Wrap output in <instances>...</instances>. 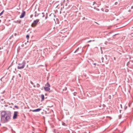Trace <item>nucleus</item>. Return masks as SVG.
<instances>
[{
    "instance_id": "obj_45",
    "label": "nucleus",
    "mask_w": 133,
    "mask_h": 133,
    "mask_svg": "<svg viewBox=\"0 0 133 133\" xmlns=\"http://www.w3.org/2000/svg\"><path fill=\"white\" fill-rule=\"evenodd\" d=\"M61 11H60V13L61 14Z\"/></svg>"
},
{
    "instance_id": "obj_25",
    "label": "nucleus",
    "mask_w": 133,
    "mask_h": 133,
    "mask_svg": "<svg viewBox=\"0 0 133 133\" xmlns=\"http://www.w3.org/2000/svg\"><path fill=\"white\" fill-rule=\"evenodd\" d=\"M128 106H129V107H130L131 105H130V103H128Z\"/></svg>"
},
{
    "instance_id": "obj_28",
    "label": "nucleus",
    "mask_w": 133,
    "mask_h": 133,
    "mask_svg": "<svg viewBox=\"0 0 133 133\" xmlns=\"http://www.w3.org/2000/svg\"><path fill=\"white\" fill-rule=\"evenodd\" d=\"M118 2H116L115 3V5H117V4H118Z\"/></svg>"
},
{
    "instance_id": "obj_9",
    "label": "nucleus",
    "mask_w": 133,
    "mask_h": 133,
    "mask_svg": "<svg viewBox=\"0 0 133 133\" xmlns=\"http://www.w3.org/2000/svg\"><path fill=\"white\" fill-rule=\"evenodd\" d=\"M67 89V88L66 87H65L64 89L62 88H60L59 89V92H60V91H61L62 90L63 91L64 90H66Z\"/></svg>"
},
{
    "instance_id": "obj_35",
    "label": "nucleus",
    "mask_w": 133,
    "mask_h": 133,
    "mask_svg": "<svg viewBox=\"0 0 133 133\" xmlns=\"http://www.w3.org/2000/svg\"><path fill=\"white\" fill-rule=\"evenodd\" d=\"M131 9L133 8V6H131Z\"/></svg>"
},
{
    "instance_id": "obj_15",
    "label": "nucleus",
    "mask_w": 133,
    "mask_h": 133,
    "mask_svg": "<svg viewBox=\"0 0 133 133\" xmlns=\"http://www.w3.org/2000/svg\"><path fill=\"white\" fill-rule=\"evenodd\" d=\"M77 94V93L76 92H74V93H73V95L74 96H76V95Z\"/></svg>"
},
{
    "instance_id": "obj_8",
    "label": "nucleus",
    "mask_w": 133,
    "mask_h": 133,
    "mask_svg": "<svg viewBox=\"0 0 133 133\" xmlns=\"http://www.w3.org/2000/svg\"><path fill=\"white\" fill-rule=\"evenodd\" d=\"M65 2V0H59V2H60L61 6L63 5V3Z\"/></svg>"
},
{
    "instance_id": "obj_18",
    "label": "nucleus",
    "mask_w": 133,
    "mask_h": 133,
    "mask_svg": "<svg viewBox=\"0 0 133 133\" xmlns=\"http://www.w3.org/2000/svg\"><path fill=\"white\" fill-rule=\"evenodd\" d=\"M109 11V10L108 9H106L105 10V12H108Z\"/></svg>"
},
{
    "instance_id": "obj_48",
    "label": "nucleus",
    "mask_w": 133,
    "mask_h": 133,
    "mask_svg": "<svg viewBox=\"0 0 133 133\" xmlns=\"http://www.w3.org/2000/svg\"><path fill=\"white\" fill-rule=\"evenodd\" d=\"M88 46H89V44H88Z\"/></svg>"
},
{
    "instance_id": "obj_32",
    "label": "nucleus",
    "mask_w": 133,
    "mask_h": 133,
    "mask_svg": "<svg viewBox=\"0 0 133 133\" xmlns=\"http://www.w3.org/2000/svg\"><path fill=\"white\" fill-rule=\"evenodd\" d=\"M114 59L115 61H116V58L115 57H114Z\"/></svg>"
},
{
    "instance_id": "obj_33",
    "label": "nucleus",
    "mask_w": 133,
    "mask_h": 133,
    "mask_svg": "<svg viewBox=\"0 0 133 133\" xmlns=\"http://www.w3.org/2000/svg\"><path fill=\"white\" fill-rule=\"evenodd\" d=\"M15 107L16 108H17V109L18 108V107L17 106H15Z\"/></svg>"
},
{
    "instance_id": "obj_14",
    "label": "nucleus",
    "mask_w": 133,
    "mask_h": 133,
    "mask_svg": "<svg viewBox=\"0 0 133 133\" xmlns=\"http://www.w3.org/2000/svg\"><path fill=\"white\" fill-rule=\"evenodd\" d=\"M95 41V40H90L89 41H88L87 42V43H88L92 41Z\"/></svg>"
},
{
    "instance_id": "obj_21",
    "label": "nucleus",
    "mask_w": 133,
    "mask_h": 133,
    "mask_svg": "<svg viewBox=\"0 0 133 133\" xmlns=\"http://www.w3.org/2000/svg\"><path fill=\"white\" fill-rule=\"evenodd\" d=\"M62 125H64V126H65V123H64L63 122H62Z\"/></svg>"
},
{
    "instance_id": "obj_31",
    "label": "nucleus",
    "mask_w": 133,
    "mask_h": 133,
    "mask_svg": "<svg viewBox=\"0 0 133 133\" xmlns=\"http://www.w3.org/2000/svg\"><path fill=\"white\" fill-rule=\"evenodd\" d=\"M101 53H102V54L103 51H102V47H101Z\"/></svg>"
},
{
    "instance_id": "obj_11",
    "label": "nucleus",
    "mask_w": 133,
    "mask_h": 133,
    "mask_svg": "<svg viewBox=\"0 0 133 133\" xmlns=\"http://www.w3.org/2000/svg\"><path fill=\"white\" fill-rule=\"evenodd\" d=\"M41 98L42 99V100L43 101L44 100V95H42L41 96Z\"/></svg>"
},
{
    "instance_id": "obj_6",
    "label": "nucleus",
    "mask_w": 133,
    "mask_h": 133,
    "mask_svg": "<svg viewBox=\"0 0 133 133\" xmlns=\"http://www.w3.org/2000/svg\"><path fill=\"white\" fill-rule=\"evenodd\" d=\"M25 11H23L21 15L20 16V18H23L25 16Z\"/></svg>"
},
{
    "instance_id": "obj_5",
    "label": "nucleus",
    "mask_w": 133,
    "mask_h": 133,
    "mask_svg": "<svg viewBox=\"0 0 133 133\" xmlns=\"http://www.w3.org/2000/svg\"><path fill=\"white\" fill-rule=\"evenodd\" d=\"M18 114V112L17 111H14V116L13 117V119H15L17 118Z\"/></svg>"
},
{
    "instance_id": "obj_13",
    "label": "nucleus",
    "mask_w": 133,
    "mask_h": 133,
    "mask_svg": "<svg viewBox=\"0 0 133 133\" xmlns=\"http://www.w3.org/2000/svg\"><path fill=\"white\" fill-rule=\"evenodd\" d=\"M127 108V106H126V105H125L124 107V109L125 110H126Z\"/></svg>"
},
{
    "instance_id": "obj_40",
    "label": "nucleus",
    "mask_w": 133,
    "mask_h": 133,
    "mask_svg": "<svg viewBox=\"0 0 133 133\" xmlns=\"http://www.w3.org/2000/svg\"><path fill=\"white\" fill-rule=\"evenodd\" d=\"M57 24H58V21H57Z\"/></svg>"
},
{
    "instance_id": "obj_38",
    "label": "nucleus",
    "mask_w": 133,
    "mask_h": 133,
    "mask_svg": "<svg viewBox=\"0 0 133 133\" xmlns=\"http://www.w3.org/2000/svg\"><path fill=\"white\" fill-rule=\"evenodd\" d=\"M94 65H96V63H94Z\"/></svg>"
},
{
    "instance_id": "obj_12",
    "label": "nucleus",
    "mask_w": 133,
    "mask_h": 133,
    "mask_svg": "<svg viewBox=\"0 0 133 133\" xmlns=\"http://www.w3.org/2000/svg\"><path fill=\"white\" fill-rule=\"evenodd\" d=\"M113 32V31H110V32L108 33V34H107V35L108 36H109V34H112Z\"/></svg>"
},
{
    "instance_id": "obj_2",
    "label": "nucleus",
    "mask_w": 133,
    "mask_h": 133,
    "mask_svg": "<svg viewBox=\"0 0 133 133\" xmlns=\"http://www.w3.org/2000/svg\"><path fill=\"white\" fill-rule=\"evenodd\" d=\"M39 21V19H37L35 20L34 21L33 23L31 24V26L33 27H35L37 25Z\"/></svg>"
},
{
    "instance_id": "obj_24",
    "label": "nucleus",
    "mask_w": 133,
    "mask_h": 133,
    "mask_svg": "<svg viewBox=\"0 0 133 133\" xmlns=\"http://www.w3.org/2000/svg\"><path fill=\"white\" fill-rule=\"evenodd\" d=\"M129 63H130V62H128L127 63V65H129Z\"/></svg>"
},
{
    "instance_id": "obj_10",
    "label": "nucleus",
    "mask_w": 133,
    "mask_h": 133,
    "mask_svg": "<svg viewBox=\"0 0 133 133\" xmlns=\"http://www.w3.org/2000/svg\"><path fill=\"white\" fill-rule=\"evenodd\" d=\"M81 47H78V48H77V49H76V50L75 51V52H74V53H75V52H77L79 50V49L80 48V49H81Z\"/></svg>"
},
{
    "instance_id": "obj_3",
    "label": "nucleus",
    "mask_w": 133,
    "mask_h": 133,
    "mask_svg": "<svg viewBox=\"0 0 133 133\" xmlns=\"http://www.w3.org/2000/svg\"><path fill=\"white\" fill-rule=\"evenodd\" d=\"M50 87V85L47 83L45 85V87H44V89L46 91H49L50 90L49 88Z\"/></svg>"
},
{
    "instance_id": "obj_49",
    "label": "nucleus",
    "mask_w": 133,
    "mask_h": 133,
    "mask_svg": "<svg viewBox=\"0 0 133 133\" xmlns=\"http://www.w3.org/2000/svg\"><path fill=\"white\" fill-rule=\"evenodd\" d=\"M129 87H130V88H131V87L130 86V85H129Z\"/></svg>"
},
{
    "instance_id": "obj_17",
    "label": "nucleus",
    "mask_w": 133,
    "mask_h": 133,
    "mask_svg": "<svg viewBox=\"0 0 133 133\" xmlns=\"http://www.w3.org/2000/svg\"><path fill=\"white\" fill-rule=\"evenodd\" d=\"M4 10H3L1 13H0V16L3 14V12H4Z\"/></svg>"
},
{
    "instance_id": "obj_51",
    "label": "nucleus",
    "mask_w": 133,
    "mask_h": 133,
    "mask_svg": "<svg viewBox=\"0 0 133 133\" xmlns=\"http://www.w3.org/2000/svg\"><path fill=\"white\" fill-rule=\"evenodd\" d=\"M1 125V124L0 123V126Z\"/></svg>"
},
{
    "instance_id": "obj_50",
    "label": "nucleus",
    "mask_w": 133,
    "mask_h": 133,
    "mask_svg": "<svg viewBox=\"0 0 133 133\" xmlns=\"http://www.w3.org/2000/svg\"><path fill=\"white\" fill-rule=\"evenodd\" d=\"M58 22H59V21H58Z\"/></svg>"
},
{
    "instance_id": "obj_47",
    "label": "nucleus",
    "mask_w": 133,
    "mask_h": 133,
    "mask_svg": "<svg viewBox=\"0 0 133 133\" xmlns=\"http://www.w3.org/2000/svg\"><path fill=\"white\" fill-rule=\"evenodd\" d=\"M129 92H130V90H129Z\"/></svg>"
},
{
    "instance_id": "obj_27",
    "label": "nucleus",
    "mask_w": 133,
    "mask_h": 133,
    "mask_svg": "<svg viewBox=\"0 0 133 133\" xmlns=\"http://www.w3.org/2000/svg\"><path fill=\"white\" fill-rule=\"evenodd\" d=\"M103 107H106V105L105 104H103Z\"/></svg>"
},
{
    "instance_id": "obj_1",
    "label": "nucleus",
    "mask_w": 133,
    "mask_h": 133,
    "mask_svg": "<svg viewBox=\"0 0 133 133\" xmlns=\"http://www.w3.org/2000/svg\"><path fill=\"white\" fill-rule=\"evenodd\" d=\"M1 121L3 123H6L9 121L10 119L11 114L8 113L5 111H2L1 114Z\"/></svg>"
},
{
    "instance_id": "obj_7",
    "label": "nucleus",
    "mask_w": 133,
    "mask_h": 133,
    "mask_svg": "<svg viewBox=\"0 0 133 133\" xmlns=\"http://www.w3.org/2000/svg\"><path fill=\"white\" fill-rule=\"evenodd\" d=\"M41 110V109L38 108L34 110H30V111H32L33 112H37L40 111Z\"/></svg>"
},
{
    "instance_id": "obj_43",
    "label": "nucleus",
    "mask_w": 133,
    "mask_h": 133,
    "mask_svg": "<svg viewBox=\"0 0 133 133\" xmlns=\"http://www.w3.org/2000/svg\"><path fill=\"white\" fill-rule=\"evenodd\" d=\"M110 39V38H109V39H108V41H109V39Z\"/></svg>"
},
{
    "instance_id": "obj_19",
    "label": "nucleus",
    "mask_w": 133,
    "mask_h": 133,
    "mask_svg": "<svg viewBox=\"0 0 133 133\" xmlns=\"http://www.w3.org/2000/svg\"><path fill=\"white\" fill-rule=\"evenodd\" d=\"M85 19V18L84 17H82V19L83 20H84ZM85 19H87V18H85Z\"/></svg>"
},
{
    "instance_id": "obj_36",
    "label": "nucleus",
    "mask_w": 133,
    "mask_h": 133,
    "mask_svg": "<svg viewBox=\"0 0 133 133\" xmlns=\"http://www.w3.org/2000/svg\"><path fill=\"white\" fill-rule=\"evenodd\" d=\"M108 7H109L108 6H106V8H108Z\"/></svg>"
},
{
    "instance_id": "obj_39",
    "label": "nucleus",
    "mask_w": 133,
    "mask_h": 133,
    "mask_svg": "<svg viewBox=\"0 0 133 133\" xmlns=\"http://www.w3.org/2000/svg\"><path fill=\"white\" fill-rule=\"evenodd\" d=\"M101 10H102V11H103V9H101Z\"/></svg>"
},
{
    "instance_id": "obj_30",
    "label": "nucleus",
    "mask_w": 133,
    "mask_h": 133,
    "mask_svg": "<svg viewBox=\"0 0 133 133\" xmlns=\"http://www.w3.org/2000/svg\"><path fill=\"white\" fill-rule=\"evenodd\" d=\"M18 75L19 76V77H21V74H18Z\"/></svg>"
},
{
    "instance_id": "obj_37",
    "label": "nucleus",
    "mask_w": 133,
    "mask_h": 133,
    "mask_svg": "<svg viewBox=\"0 0 133 133\" xmlns=\"http://www.w3.org/2000/svg\"><path fill=\"white\" fill-rule=\"evenodd\" d=\"M60 33H61V34H62V32H59V34H60Z\"/></svg>"
},
{
    "instance_id": "obj_4",
    "label": "nucleus",
    "mask_w": 133,
    "mask_h": 133,
    "mask_svg": "<svg viewBox=\"0 0 133 133\" xmlns=\"http://www.w3.org/2000/svg\"><path fill=\"white\" fill-rule=\"evenodd\" d=\"M24 63L23 62L21 64L19 63L18 64L19 66H18V68L19 69L23 68L24 66Z\"/></svg>"
},
{
    "instance_id": "obj_20",
    "label": "nucleus",
    "mask_w": 133,
    "mask_h": 133,
    "mask_svg": "<svg viewBox=\"0 0 133 133\" xmlns=\"http://www.w3.org/2000/svg\"><path fill=\"white\" fill-rule=\"evenodd\" d=\"M104 59V58L103 57H102L101 58V60H102V62H103V61Z\"/></svg>"
},
{
    "instance_id": "obj_34",
    "label": "nucleus",
    "mask_w": 133,
    "mask_h": 133,
    "mask_svg": "<svg viewBox=\"0 0 133 133\" xmlns=\"http://www.w3.org/2000/svg\"><path fill=\"white\" fill-rule=\"evenodd\" d=\"M120 106H121V108H122V104H121L120 105Z\"/></svg>"
},
{
    "instance_id": "obj_41",
    "label": "nucleus",
    "mask_w": 133,
    "mask_h": 133,
    "mask_svg": "<svg viewBox=\"0 0 133 133\" xmlns=\"http://www.w3.org/2000/svg\"><path fill=\"white\" fill-rule=\"evenodd\" d=\"M31 83L32 84H33V83H32V82H31Z\"/></svg>"
},
{
    "instance_id": "obj_26",
    "label": "nucleus",
    "mask_w": 133,
    "mask_h": 133,
    "mask_svg": "<svg viewBox=\"0 0 133 133\" xmlns=\"http://www.w3.org/2000/svg\"><path fill=\"white\" fill-rule=\"evenodd\" d=\"M26 38H29V36L28 35H27L26 36Z\"/></svg>"
},
{
    "instance_id": "obj_44",
    "label": "nucleus",
    "mask_w": 133,
    "mask_h": 133,
    "mask_svg": "<svg viewBox=\"0 0 133 133\" xmlns=\"http://www.w3.org/2000/svg\"><path fill=\"white\" fill-rule=\"evenodd\" d=\"M119 111H120V112L121 113V110H120Z\"/></svg>"
},
{
    "instance_id": "obj_42",
    "label": "nucleus",
    "mask_w": 133,
    "mask_h": 133,
    "mask_svg": "<svg viewBox=\"0 0 133 133\" xmlns=\"http://www.w3.org/2000/svg\"><path fill=\"white\" fill-rule=\"evenodd\" d=\"M109 98L110 99L111 97H109Z\"/></svg>"
},
{
    "instance_id": "obj_23",
    "label": "nucleus",
    "mask_w": 133,
    "mask_h": 133,
    "mask_svg": "<svg viewBox=\"0 0 133 133\" xmlns=\"http://www.w3.org/2000/svg\"><path fill=\"white\" fill-rule=\"evenodd\" d=\"M119 119H120L121 117V115L119 116Z\"/></svg>"
},
{
    "instance_id": "obj_16",
    "label": "nucleus",
    "mask_w": 133,
    "mask_h": 133,
    "mask_svg": "<svg viewBox=\"0 0 133 133\" xmlns=\"http://www.w3.org/2000/svg\"><path fill=\"white\" fill-rule=\"evenodd\" d=\"M118 34H116L114 35H113L112 37H114V36H115L116 35Z\"/></svg>"
},
{
    "instance_id": "obj_22",
    "label": "nucleus",
    "mask_w": 133,
    "mask_h": 133,
    "mask_svg": "<svg viewBox=\"0 0 133 133\" xmlns=\"http://www.w3.org/2000/svg\"><path fill=\"white\" fill-rule=\"evenodd\" d=\"M39 86H40V85L39 84H37V87H39Z\"/></svg>"
},
{
    "instance_id": "obj_29",
    "label": "nucleus",
    "mask_w": 133,
    "mask_h": 133,
    "mask_svg": "<svg viewBox=\"0 0 133 133\" xmlns=\"http://www.w3.org/2000/svg\"><path fill=\"white\" fill-rule=\"evenodd\" d=\"M96 10L98 11H99V9L97 8H96Z\"/></svg>"
},
{
    "instance_id": "obj_46",
    "label": "nucleus",
    "mask_w": 133,
    "mask_h": 133,
    "mask_svg": "<svg viewBox=\"0 0 133 133\" xmlns=\"http://www.w3.org/2000/svg\"><path fill=\"white\" fill-rule=\"evenodd\" d=\"M109 97H111V96H110H110H109Z\"/></svg>"
}]
</instances>
